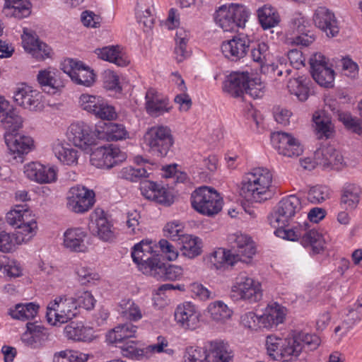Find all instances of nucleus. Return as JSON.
Returning a JSON list of instances; mask_svg holds the SVG:
<instances>
[{
  "label": "nucleus",
  "mask_w": 362,
  "mask_h": 362,
  "mask_svg": "<svg viewBox=\"0 0 362 362\" xmlns=\"http://www.w3.org/2000/svg\"><path fill=\"white\" fill-rule=\"evenodd\" d=\"M273 175L265 168H255L246 173L241 182L240 193L247 200L262 202L272 196Z\"/></svg>",
  "instance_id": "nucleus-1"
},
{
  "label": "nucleus",
  "mask_w": 362,
  "mask_h": 362,
  "mask_svg": "<svg viewBox=\"0 0 362 362\" xmlns=\"http://www.w3.org/2000/svg\"><path fill=\"white\" fill-rule=\"evenodd\" d=\"M233 356L229 344L223 341H211L209 352L202 347H188L185 355L186 362H230Z\"/></svg>",
  "instance_id": "nucleus-2"
},
{
  "label": "nucleus",
  "mask_w": 362,
  "mask_h": 362,
  "mask_svg": "<svg viewBox=\"0 0 362 362\" xmlns=\"http://www.w3.org/2000/svg\"><path fill=\"white\" fill-rule=\"evenodd\" d=\"M250 16L248 9L243 5L230 4L222 5L215 11L216 24L224 32H232L244 28Z\"/></svg>",
  "instance_id": "nucleus-3"
},
{
  "label": "nucleus",
  "mask_w": 362,
  "mask_h": 362,
  "mask_svg": "<svg viewBox=\"0 0 362 362\" xmlns=\"http://www.w3.org/2000/svg\"><path fill=\"white\" fill-rule=\"evenodd\" d=\"M223 199L214 188L202 186L191 194V204L198 213L213 216L218 214L223 207Z\"/></svg>",
  "instance_id": "nucleus-4"
},
{
  "label": "nucleus",
  "mask_w": 362,
  "mask_h": 362,
  "mask_svg": "<svg viewBox=\"0 0 362 362\" xmlns=\"http://www.w3.org/2000/svg\"><path fill=\"white\" fill-rule=\"evenodd\" d=\"M300 209V200L295 195L284 197L279 202L275 210L269 217L271 226L276 228L274 233L276 236L279 237V230L291 229L287 227Z\"/></svg>",
  "instance_id": "nucleus-5"
},
{
  "label": "nucleus",
  "mask_w": 362,
  "mask_h": 362,
  "mask_svg": "<svg viewBox=\"0 0 362 362\" xmlns=\"http://www.w3.org/2000/svg\"><path fill=\"white\" fill-rule=\"evenodd\" d=\"M279 238L291 241L300 240L303 247L310 246L314 253L318 254L324 249L325 241L317 230L310 229V223L305 220L300 222L289 230H279Z\"/></svg>",
  "instance_id": "nucleus-6"
},
{
  "label": "nucleus",
  "mask_w": 362,
  "mask_h": 362,
  "mask_svg": "<svg viewBox=\"0 0 362 362\" xmlns=\"http://www.w3.org/2000/svg\"><path fill=\"white\" fill-rule=\"evenodd\" d=\"M144 140L149 148V152L159 158L166 156L174 144L170 129L163 125H155L148 128L144 136Z\"/></svg>",
  "instance_id": "nucleus-7"
},
{
  "label": "nucleus",
  "mask_w": 362,
  "mask_h": 362,
  "mask_svg": "<svg viewBox=\"0 0 362 362\" xmlns=\"http://www.w3.org/2000/svg\"><path fill=\"white\" fill-rule=\"evenodd\" d=\"M230 297L233 301L244 300L250 303L258 302L262 298L261 284L250 278L245 272H240L231 287Z\"/></svg>",
  "instance_id": "nucleus-8"
},
{
  "label": "nucleus",
  "mask_w": 362,
  "mask_h": 362,
  "mask_svg": "<svg viewBox=\"0 0 362 362\" xmlns=\"http://www.w3.org/2000/svg\"><path fill=\"white\" fill-rule=\"evenodd\" d=\"M79 310L74 298L66 296L57 297L47 307V322L53 325L64 324L76 317Z\"/></svg>",
  "instance_id": "nucleus-9"
},
{
  "label": "nucleus",
  "mask_w": 362,
  "mask_h": 362,
  "mask_svg": "<svg viewBox=\"0 0 362 362\" xmlns=\"http://www.w3.org/2000/svg\"><path fill=\"white\" fill-rule=\"evenodd\" d=\"M127 158L126 154L117 146L110 144L95 149L90 154V163L98 168L111 169Z\"/></svg>",
  "instance_id": "nucleus-10"
},
{
  "label": "nucleus",
  "mask_w": 362,
  "mask_h": 362,
  "mask_svg": "<svg viewBox=\"0 0 362 362\" xmlns=\"http://www.w3.org/2000/svg\"><path fill=\"white\" fill-rule=\"evenodd\" d=\"M66 200V207L69 211L83 214L94 205L95 193L83 186L76 185L69 189Z\"/></svg>",
  "instance_id": "nucleus-11"
},
{
  "label": "nucleus",
  "mask_w": 362,
  "mask_h": 362,
  "mask_svg": "<svg viewBox=\"0 0 362 362\" xmlns=\"http://www.w3.org/2000/svg\"><path fill=\"white\" fill-rule=\"evenodd\" d=\"M78 103L83 110L101 119L113 120L117 118L115 107L100 96L84 93L80 96Z\"/></svg>",
  "instance_id": "nucleus-12"
},
{
  "label": "nucleus",
  "mask_w": 362,
  "mask_h": 362,
  "mask_svg": "<svg viewBox=\"0 0 362 362\" xmlns=\"http://www.w3.org/2000/svg\"><path fill=\"white\" fill-rule=\"evenodd\" d=\"M96 128L94 131L88 124L78 122L71 124L67 132L69 141L83 150H87L89 147L96 144L98 139Z\"/></svg>",
  "instance_id": "nucleus-13"
},
{
  "label": "nucleus",
  "mask_w": 362,
  "mask_h": 362,
  "mask_svg": "<svg viewBox=\"0 0 362 362\" xmlns=\"http://www.w3.org/2000/svg\"><path fill=\"white\" fill-rule=\"evenodd\" d=\"M265 346L269 358L273 361H280L286 356L299 355V346L292 348L291 339L269 335L267 337Z\"/></svg>",
  "instance_id": "nucleus-14"
},
{
  "label": "nucleus",
  "mask_w": 362,
  "mask_h": 362,
  "mask_svg": "<svg viewBox=\"0 0 362 362\" xmlns=\"http://www.w3.org/2000/svg\"><path fill=\"white\" fill-rule=\"evenodd\" d=\"M13 99L17 105L30 111L43 108L40 93L25 83H21L15 88Z\"/></svg>",
  "instance_id": "nucleus-15"
},
{
  "label": "nucleus",
  "mask_w": 362,
  "mask_h": 362,
  "mask_svg": "<svg viewBox=\"0 0 362 362\" xmlns=\"http://www.w3.org/2000/svg\"><path fill=\"white\" fill-rule=\"evenodd\" d=\"M310 72L313 79L321 86H333L334 71L329 67L325 57L320 53L315 54L310 59Z\"/></svg>",
  "instance_id": "nucleus-16"
},
{
  "label": "nucleus",
  "mask_w": 362,
  "mask_h": 362,
  "mask_svg": "<svg viewBox=\"0 0 362 362\" xmlns=\"http://www.w3.org/2000/svg\"><path fill=\"white\" fill-rule=\"evenodd\" d=\"M63 69L64 72L77 85L90 87L95 82V75L93 70L81 62L72 59H68L64 64Z\"/></svg>",
  "instance_id": "nucleus-17"
},
{
  "label": "nucleus",
  "mask_w": 362,
  "mask_h": 362,
  "mask_svg": "<svg viewBox=\"0 0 362 362\" xmlns=\"http://www.w3.org/2000/svg\"><path fill=\"white\" fill-rule=\"evenodd\" d=\"M250 47V40L244 33H239L232 39L224 41L221 45V51L228 59L237 62L245 57Z\"/></svg>",
  "instance_id": "nucleus-18"
},
{
  "label": "nucleus",
  "mask_w": 362,
  "mask_h": 362,
  "mask_svg": "<svg viewBox=\"0 0 362 362\" xmlns=\"http://www.w3.org/2000/svg\"><path fill=\"white\" fill-rule=\"evenodd\" d=\"M271 141L279 154L287 157H297L303 153L299 141L291 134L278 132L272 134Z\"/></svg>",
  "instance_id": "nucleus-19"
},
{
  "label": "nucleus",
  "mask_w": 362,
  "mask_h": 362,
  "mask_svg": "<svg viewBox=\"0 0 362 362\" xmlns=\"http://www.w3.org/2000/svg\"><path fill=\"white\" fill-rule=\"evenodd\" d=\"M313 21L329 37L337 36L339 32V23L335 14L326 7H318L314 12Z\"/></svg>",
  "instance_id": "nucleus-20"
},
{
  "label": "nucleus",
  "mask_w": 362,
  "mask_h": 362,
  "mask_svg": "<svg viewBox=\"0 0 362 362\" xmlns=\"http://www.w3.org/2000/svg\"><path fill=\"white\" fill-rule=\"evenodd\" d=\"M228 240L231 245L230 250L236 256L238 262H247L256 252L253 242L246 235L231 234L228 236Z\"/></svg>",
  "instance_id": "nucleus-21"
},
{
  "label": "nucleus",
  "mask_w": 362,
  "mask_h": 362,
  "mask_svg": "<svg viewBox=\"0 0 362 362\" xmlns=\"http://www.w3.org/2000/svg\"><path fill=\"white\" fill-rule=\"evenodd\" d=\"M145 99L146 112L153 117L169 112L173 107L169 98L153 88L148 89Z\"/></svg>",
  "instance_id": "nucleus-22"
},
{
  "label": "nucleus",
  "mask_w": 362,
  "mask_h": 362,
  "mask_svg": "<svg viewBox=\"0 0 362 362\" xmlns=\"http://www.w3.org/2000/svg\"><path fill=\"white\" fill-rule=\"evenodd\" d=\"M15 209L8 212L6 215V220L11 225L16 226L18 228L21 230L19 233L22 234L30 235L31 237L37 228V223L31 217V212L23 209Z\"/></svg>",
  "instance_id": "nucleus-23"
},
{
  "label": "nucleus",
  "mask_w": 362,
  "mask_h": 362,
  "mask_svg": "<svg viewBox=\"0 0 362 362\" xmlns=\"http://www.w3.org/2000/svg\"><path fill=\"white\" fill-rule=\"evenodd\" d=\"M0 122L6 130L5 134H17V131L22 127L23 119L16 109L13 108L9 103L0 95Z\"/></svg>",
  "instance_id": "nucleus-24"
},
{
  "label": "nucleus",
  "mask_w": 362,
  "mask_h": 362,
  "mask_svg": "<svg viewBox=\"0 0 362 362\" xmlns=\"http://www.w3.org/2000/svg\"><path fill=\"white\" fill-rule=\"evenodd\" d=\"M6 144L14 159L19 158L23 162V156L28 154L33 146V140L31 137L19 134H5Z\"/></svg>",
  "instance_id": "nucleus-25"
},
{
  "label": "nucleus",
  "mask_w": 362,
  "mask_h": 362,
  "mask_svg": "<svg viewBox=\"0 0 362 362\" xmlns=\"http://www.w3.org/2000/svg\"><path fill=\"white\" fill-rule=\"evenodd\" d=\"M140 190L145 198L159 204L170 205L173 202V197L171 193L166 188L154 182L147 180L141 181Z\"/></svg>",
  "instance_id": "nucleus-26"
},
{
  "label": "nucleus",
  "mask_w": 362,
  "mask_h": 362,
  "mask_svg": "<svg viewBox=\"0 0 362 362\" xmlns=\"http://www.w3.org/2000/svg\"><path fill=\"white\" fill-rule=\"evenodd\" d=\"M174 315L176 322L184 329L192 330L199 326V315L190 302L177 305Z\"/></svg>",
  "instance_id": "nucleus-27"
},
{
  "label": "nucleus",
  "mask_w": 362,
  "mask_h": 362,
  "mask_svg": "<svg viewBox=\"0 0 362 362\" xmlns=\"http://www.w3.org/2000/svg\"><path fill=\"white\" fill-rule=\"evenodd\" d=\"M26 327L27 331L21 337L23 344L34 349L42 348L48 340L49 334L46 329L30 322L27 323Z\"/></svg>",
  "instance_id": "nucleus-28"
},
{
  "label": "nucleus",
  "mask_w": 362,
  "mask_h": 362,
  "mask_svg": "<svg viewBox=\"0 0 362 362\" xmlns=\"http://www.w3.org/2000/svg\"><path fill=\"white\" fill-rule=\"evenodd\" d=\"M86 231L82 228H71L64 233V246L71 252H86L88 247L85 243Z\"/></svg>",
  "instance_id": "nucleus-29"
},
{
  "label": "nucleus",
  "mask_w": 362,
  "mask_h": 362,
  "mask_svg": "<svg viewBox=\"0 0 362 362\" xmlns=\"http://www.w3.org/2000/svg\"><path fill=\"white\" fill-rule=\"evenodd\" d=\"M22 42L25 50L31 53L36 59L43 60L49 56L51 49L38 38L28 32L27 28L23 29Z\"/></svg>",
  "instance_id": "nucleus-30"
},
{
  "label": "nucleus",
  "mask_w": 362,
  "mask_h": 362,
  "mask_svg": "<svg viewBox=\"0 0 362 362\" xmlns=\"http://www.w3.org/2000/svg\"><path fill=\"white\" fill-rule=\"evenodd\" d=\"M315 163L323 168H338L343 162V156L332 146H323L315 151Z\"/></svg>",
  "instance_id": "nucleus-31"
},
{
  "label": "nucleus",
  "mask_w": 362,
  "mask_h": 362,
  "mask_svg": "<svg viewBox=\"0 0 362 362\" xmlns=\"http://www.w3.org/2000/svg\"><path fill=\"white\" fill-rule=\"evenodd\" d=\"M98 58L114 63L118 66H127L130 59L119 46H107L97 48L94 51Z\"/></svg>",
  "instance_id": "nucleus-32"
},
{
  "label": "nucleus",
  "mask_w": 362,
  "mask_h": 362,
  "mask_svg": "<svg viewBox=\"0 0 362 362\" xmlns=\"http://www.w3.org/2000/svg\"><path fill=\"white\" fill-rule=\"evenodd\" d=\"M247 79V73H232L224 81L223 89L233 97H241L245 93Z\"/></svg>",
  "instance_id": "nucleus-33"
},
{
  "label": "nucleus",
  "mask_w": 362,
  "mask_h": 362,
  "mask_svg": "<svg viewBox=\"0 0 362 362\" xmlns=\"http://www.w3.org/2000/svg\"><path fill=\"white\" fill-rule=\"evenodd\" d=\"M284 308L277 303L269 305L264 313L259 316V329H270L284 322Z\"/></svg>",
  "instance_id": "nucleus-34"
},
{
  "label": "nucleus",
  "mask_w": 362,
  "mask_h": 362,
  "mask_svg": "<svg viewBox=\"0 0 362 362\" xmlns=\"http://www.w3.org/2000/svg\"><path fill=\"white\" fill-rule=\"evenodd\" d=\"M136 330L137 327L131 322L119 325L107 334V341L110 344H115L117 346L129 341L130 338L136 337Z\"/></svg>",
  "instance_id": "nucleus-35"
},
{
  "label": "nucleus",
  "mask_w": 362,
  "mask_h": 362,
  "mask_svg": "<svg viewBox=\"0 0 362 362\" xmlns=\"http://www.w3.org/2000/svg\"><path fill=\"white\" fill-rule=\"evenodd\" d=\"M98 137L100 140L118 141L127 138L128 132L123 124L117 123L105 124V126L97 129Z\"/></svg>",
  "instance_id": "nucleus-36"
},
{
  "label": "nucleus",
  "mask_w": 362,
  "mask_h": 362,
  "mask_svg": "<svg viewBox=\"0 0 362 362\" xmlns=\"http://www.w3.org/2000/svg\"><path fill=\"white\" fill-rule=\"evenodd\" d=\"M2 13L7 17L21 19L30 14V8L25 0H5Z\"/></svg>",
  "instance_id": "nucleus-37"
},
{
  "label": "nucleus",
  "mask_w": 362,
  "mask_h": 362,
  "mask_svg": "<svg viewBox=\"0 0 362 362\" xmlns=\"http://www.w3.org/2000/svg\"><path fill=\"white\" fill-rule=\"evenodd\" d=\"M292 348L299 346V354L303 349L307 351L315 350L321 343L320 338L315 334L300 332L291 338Z\"/></svg>",
  "instance_id": "nucleus-38"
},
{
  "label": "nucleus",
  "mask_w": 362,
  "mask_h": 362,
  "mask_svg": "<svg viewBox=\"0 0 362 362\" xmlns=\"http://www.w3.org/2000/svg\"><path fill=\"white\" fill-rule=\"evenodd\" d=\"M112 226L105 217L100 216L93 220V216H91L89 228L93 235H98L103 241H110L114 238Z\"/></svg>",
  "instance_id": "nucleus-39"
},
{
  "label": "nucleus",
  "mask_w": 362,
  "mask_h": 362,
  "mask_svg": "<svg viewBox=\"0 0 362 362\" xmlns=\"http://www.w3.org/2000/svg\"><path fill=\"white\" fill-rule=\"evenodd\" d=\"M64 334L69 339L78 341H90L93 339V329L82 323L71 322L64 328Z\"/></svg>",
  "instance_id": "nucleus-40"
},
{
  "label": "nucleus",
  "mask_w": 362,
  "mask_h": 362,
  "mask_svg": "<svg viewBox=\"0 0 362 362\" xmlns=\"http://www.w3.org/2000/svg\"><path fill=\"white\" fill-rule=\"evenodd\" d=\"M315 124V131L318 139H328L333 132L331 117L324 111L315 112L313 117Z\"/></svg>",
  "instance_id": "nucleus-41"
},
{
  "label": "nucleus",
  "mask_w": 362,
  "mask_h": 362,
  "mask_svg": "<svg viewBox=\"0 0 362 362\" xmlns=\"http://www.w3.org/2000/svg\"><path fill=\"white\" fill-rule=\"evenodd\" d=\"M257 16L264 30L275 27L280 21V16L276 8L267 4L257 10Z\"/></svg>",
  "instance_id": "nucleus-42"
},
{
  "label": "nucleus",
  "mask_w": 362,
  "mask_h": 362,
  "mask_svg": "<svg viewBox=\"0 0 362 362\" xmlns=\"http://www.w3.org/2000/svg\"><path fill=\"white\" fill-rule=\"evenodd\" d=\"M180 250L183 256L194 258L202 253V243L200 238L190 235H183Z\"/></svg>",
  "instance_id": "nucleus-43"
},
{
  "label": "nucleus",
  "mask_w": 362,
  "mask_h": 362,
  "mask_svg": "<svg viewBox=\"0 0 362 362\" xmlns=\"http://www.w3.org/2000/svg\"><path fill=\"white\" fill-rule=\"evenodd\" d=\"M209 262L216 269H219L226 265L233 266L238 261L231 250L218 248L211 254Z\"/></svg>",
  "instance_id": "nucleus-44"
},
{
  "label": "nucleus",
  "mask_w": 362,
  "mask_h": 362,
  "mask_svg": "<svg viewBox=\"0 0 362 362\" xmlns=\"http://www.w3.org/2000/svg\"><path fill=\"white\" fill-rule=\"evenodd\" d=\"M39 310V305L35 303H19L14 308L9 310V315L12 318L20 320L33 319Z\"/></svg>",
  "instance_id": "nucleus-45"
},
{
  "label": "nucleus",
  "mask_w": 362,
  "mask_h": 362,
  "mask_svg": "<svg viewBox=\"0 0 362 362\" xmlns=\"http://www.w3.org/2000/svg\"><path fill=\"white\" fill-rule=\"evenodd\" d=\"M310 80L305 76L291 78L288 82V89L291 94L295 95L300 101H305L309 95Z\"/></svg>",
  "instance_id": "nucleus-46"
},
{
  "label": "nucleus",
  "mask_w": 362,
  "mask_h": 362,
  "mask_svg": "<svg viewBox=\"0 0 362 362\" xmlns=\"http://www.w3.org/2000/svg\"><path fill=\"white\" fill-rule=\"evenodd\" d=\"M361 189L355 184L346 183L342 189L341 203L345 204L346 209H355L360 200Z\"/></svg>",
  "instance_id": "nucleus-47"
},
{
  "label": "nucleus",
  "mask_w": 362,
  "mask_h": 362,
  "mask_svg": "<svg viewBox=\"0 0 362 362\" xmlns=\"http://www.w3.org/2000/svg\"><path fill=\"white\" fill-rule=\"evenodd\" d=\"M62 144L57 143L53 146V152L55 156L64 164L73 165L77 163L78 151Z\"/></svg>",
  "instance_id": "nucleus-48"
},
{
  "label": "nucleus",
  "mask_w": 362,
  "mask_h": 362,
  "mask_svg": "<svg viewBox=\"0 0 362 362\" xmlns=\"http://www.w3.org/2000/svg\"><path fill=\"white\" fill-rule=\"evenodd\" d=\"M305 20L303 17H298L293 20L294 29L300 34L293 39V42L297 45L307 47L310 45L314 38L311 35L307 34L308 30L305 25Z\"/></svg>",
  "instance_id": "nucleus-49"
},
{
  "label": "nucleus",
  "mask_w": 362,
  "mask_h": 362,
  "mask_svg": "<svg viewBox=\"0 0 362 362\" xmlns=\"http://www.w3.org/2000/svg\"><path fill=\"white\" fill-rule=\"evenodd\" d=\"M251 57L261 67L269 66L272 62V55L269 51V47L264 42L258 43L252 47Z\"/></svg>",
  "instance_id": "nucleus-50"
},
{
  "label": "nucleus",
  "mask_w": 362,
  "mask_h": 362,
  "mask_svg": "<svg viewBox=\"0 0 362 362\" xmlns=\"http://www.w3.org/2000/svg\"><path fill=\"white\" fill-rule=\"evenodd\" d=\"M139 252H141L136 248V251H132V257L133 261L138 265L139 269L144 273L158 258L157 257L158 255H156L155 252L146 254H139Z\"/></svg>",
  "instance_id": "nucleus-51"
},
{
  "label": "nucleus",
  "mask_w": 362,
  "mask_h": 362,
  "mask_svg": "<svg viewBox=\"0 0 362 362\" xmlns=\"http://www.w3.org/2000/svg\"><path fill=\"white\" fill-rule=\"evenodd\" d=\"M212 319L216 322H224L230 317L232 310L221 301H216L209 307Z\"/></svg>",
  "instance_id": "nucleus-52"
},
{
  "label": "nucleus",
  "mask_w": 362,
  "mask_h": 362,
  "mask_svg": "<svg viewBox=\"0 0 362 362\" xmlns=\"http://www.w3.org/2000/svg\"><path fill=\"white\" fill-rule=\"evenodd\" d=\"M136 15L140 25H142L147 30L151 29L155 22V18L150 6L144 8L138 3Z\"/></svg>",
  "instance_id": "nucleus-53"
},
{
  "label": "nucleus",
  "mask_w": 362,
  "mask_h": 362,
  "mask_svg": "<svg viewBox=\"0 0 362 362\" xmlns=\"http://www.w3.org/2000/svg\"><path fill=\"white\" fill-rule=\"evenodd\" d=\"M148 175L146 169L143 167L133 168L128 166L123 168L119 172L118 177L132 182H136L139 178L147 177Z\"/></svg>",
  "instance_id": "nucleus-54"
},
{
  "label": "nucleus",
  "mask_w": 362,
  "mask_h": 362,
  "mask_svg": "<svg viewBox=\"0 0 362 362\" xmlns=\"http://www.w3.org/2000/svg\"><path fill=\"white\" fill-rule=\"evenodd\" d=\"M330 189L325 185L313 187L308 192V199L314 204L320 203L329 198Z\"/></svg>",
  "instance_id": "nucleus-55"
},
{
  "label": "nucleus",
  "mask_w": 362,
  "mask_h": 362,
  "mask_svg": "<svg viewBox=\"0 0 362 362\" xmlns=\"http://www.w3.org/2000/svg\"><path fill=\"white\" fill-rule=\"evenodd\" d=\"M121 349L122 354L127 358L132 359H141L144 356L145 351L136 346V344L132 340H129L117 346Z\"/></svg>",
  "instance_id": "nucleus-56"
},
{
  "label": "nucleus",
  "mask_w": 362,
  "mask_h": 362,
  "mask_svg": "<svg viewBox=\"0 0 362 362\" xmlns=\"http://www.w3.org/2000/svg\"><path fill=\"white\" fill-rule=\"evenodd\" d=\"M264 85L259 78L247 79L245 93L249 95L251 98L256 99L260 98L264 93Z\"/></svg>",
  "instance_id": "nucleus-57"
},
{
  "label": "nucleus",
  "mask_w": 362,
  "mask_h": 362,
  "mask_svg": "<svg viewBox=\"0 0 362 362\" xmlns=\"http://www.w3.org/2000/svg\"><path fill=\"white\" fill-rule=\"evenodd\" d=\"M354 308L349 310L346 318L343 321V326L346 325L345 332H347L356 322L362 317V303L358 301Z\"/></svg>",
  "instance_id": "nucleus-58"
},
{
  "label": "nucleus",
  "mask_w": 362,
  "mask_h": 362,
  "mask_svg": "<svg viewBox=\"0 0 362 362\" xmlns=\"http://www.w3.org/2000/svg\"><path fill=\"white\" fill-rule=\"evenodd\" d=\"M76 274L81 284H94L95 281L99 279V275L88 267H78Z\"/></svg>",
  "instance_id": "nucleus-59"
},
{
  "label": "nucleus",
  "mask_w": 362,
  "mask_h": 362,
  "mask_svg": "<svg viewBox=\"0 0 362 362\" xmlns=\"http://www.w3.org/2000/svg\"><path fill=\"white\" fill-rule=\"evenodd\" d=\"M76 304L78 307H83L86 310H91L95 306V300L90 292L88 291H78L76 293Z\"/></svg>",
  "instance_id": "nucleus-60"
},
{
  "label": "nucleus",
  "mask_w": 362,
  "mask_h": 362,
  "mask_svg": "<svg viewBox=\"0 0 362 362\" xmlns=\"http://www.w3.org/2000/svg\"><path fill=\"white\" fill-rule=\"evenodd\" d=\"M166 267L167 264L161 262L158 259L144 274L152 276L158 280L165 281Z\"/></svg>",
  "instance_id": "nucleus-61"
},
{
  "label": "nucleus",
  "mask_w": 362,
  "mask_h": 362,
  "mask_svg": "<svg viewBox=\"0 0 362 362\" xmlns=\"http://www.w3.org/2000/svg\"><path fill=\"white\" fill-rule=\"evenodd\" d=\"M42 164L37 162H33L27 164L24 167V173L30 180L40 183L42 177L40 176Z\"/></svg>",
  "instance_id": "nucleus-62"
},
{
  "label": "nucleus",
  "mask_w": 362,
  "mask_h": 362,
  "mask_svg": "<svg viewBox=\"0 0 362 362\" xmlns=\"http://www.w3.org/2000/svg\"><path fill=\"white\" fill-rule=\"evenodd\" d=\"M182 226L177 223L171 222L164 228L165 235L173 241L181 240L183 235Z\"/></svg>",
  "instance_id": "nucleus-63"
},
{
  "label": "nucleus",
  "mask_w": 362,
  "mask_h": 362,
  "mask_svg": "<svg viewBox=\"0 0 362 362\" xmlns=\"http://www.w3.org/2000/svg\"><path fill=\"white\" fill-rule=\"evenodd\" d=\"M65 86L64 80L62 78V73L57 71L55 76L49 80L47 87L43 88V91L48 94H54Z\"/></svg>",
  "instance_id": "nucleus-64"
}]
</instances>
